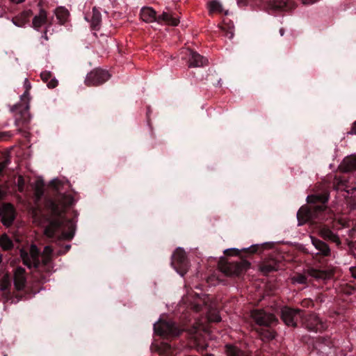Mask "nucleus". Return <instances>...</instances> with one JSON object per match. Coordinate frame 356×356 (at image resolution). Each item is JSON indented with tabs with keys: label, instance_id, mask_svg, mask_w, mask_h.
Instances as JSON below:
<instances>
[{
	"label": "nucleus",
	"instance_id": "f257e3e1",
	"mask_svg": "<svg viewBox=\"0 0 356 356\" xmlns=\"http://www.w3.org/2000/svg\"><path fill=\"white\" fill-rule=\"evenodd\" d=\"M72 202V197L64 194L47 201L45 206L49 211V216L47 218L48 225L44 229L47 237L58 236L59 240H71L74 237L75 225L72 220L66 219L64 215L65 209Z\"/></svg>",
	"mask_w": 356,
	"mask_h": 356
},
{
	"label": "nucleus",
	"instance_id": "f03ea898",
	"mask_svg": "<svg viewBox=\"0 0 356 356\" xmlns=\"http://www.w3.org/2000/svg\"><path fill=\"white\" fill-rule=\"evenodd\" d=\"M309 203L320 202V205L310 207L309 208L302 207L297 213V218L299 220V224L302 225L307 221L317 218L318 214L321 213L326 209L325 203L328 200V196L326 194L323 195H311L307 197Z\"/></svg>",
	"mask_w": 356,
	"mask_h": 356
},
{
	"label": "nucleus",
	"instance_id": "7ed1b4c3",
	"mask_svg": "<svg viewBox=\"0 0 356 356\" xmlns=\"http://www.w3.org/2000/svg\"><path fill=\"white\" fill-rule=\"evenodd\" d=\"M24 86L25 91L21 97V103L15 105L12 109V111L15 113V124L17 127H19L20 124L28 122L30 120V114L29 112L31 99L29 90L31 86L27 79L24 80Z\"/></svg>",
	"mask_w": 356,
	"mask_h": 356
},
{
	"label": "nucleus",
	"instance_id": "20e7f679",
	"mask_svg": "<svg viewBox=\"0 0 356 356\" xmlns=\"http://www.w3.org/2000/svg\"><path fill=\"white\" fill-rule=\"evenodd\" d=\"M250 266V263L246 260L239 261H220L218 268L227 275H239L246 271Z\"/></svg>",
	"mask_w": 356,
	"mask_h": 356
},
{
	"label": "nucleus",
	"instance_id": "39448f33",
	"mask_svg": "<svg viewBox=\"0 0 356 356\" xmlns=\"http://www.w3.org/2000/svg\"><path fill=\"white\" fill-rule=\"evenodd\" d=\"M154 330L157 335L164 338L177 337L182 332L175 323L165 321H159L154 323Z\"/></svg>",
	"mask_w": 356,
	"mask_h": 356
},
{
	"label": "nucleus",
	"instance_id": "423d86ee",
	"mask_svg": "<svg viewBox=\"0 0 356 356\" xmlns=\"http://www.w3.org/2000/svg\"><path fill=\"white\" fill-rule=\"evenodd\" d=\"M171 264L181 276H184L187 273L188 265L186 252L182 248L176 249L172 255Z\"/></svg>",
	"mask_w": 356,
	"mask_h": 356
},
{
	"label": "nucleus",
	"instance_id": "0eeeda50",
	"mask_svg": "<svg viewBox=\"0 0 356 356\" xmlns=\"http://www.w3.org/2000/svg\"><path fill=\"white\" fill-rule=\"evenodd\" d=\"M110 78V74L106 70L95 69L89 72L85 79L88 86H97L104 83Z\"/></svg>",
	"mask_w": 356,
	"mask_h": 356
},
{
	"label": "nucleus",
	"instance_id": "6e6552de",
	"mask_svg": "<svg viewBox=\"0 0 356 356\" xmlns=\"http://www.w3.org/2000/svg\"><path fill=\"white\" fill-rule=\"evenodd\" d=\"M302 311L288 307H283L281 311L282 321L288 326L296 327L299 318H302Z\"/></svg>",
	"mask_w": 356,
	"mask_h": 356
},
{
	"label": "nucleus",
	"instance_id": "1a4fd4ad",
	"mask_svg": "<svg viewBox=\"0 0 356 356\" xmlns=\"http://www.w3.org/2000/svg\"><path fill=\"white\" fill-rule=\"evenodd\" d=\"M251 316L257 324L264 326H270L277 321L275 316L263 309H255L251 312Z\"/></svg>",
	"mask_w": 356,
	"mask_h": 356
},
{
	"label": "nucleus",
	"instance_id": "9d476101",
	"mask_svg": "<svg viewBox=\"0 0 356 356\" xmlns=\"http://www.w3.org/2000/svg\"><path fill=\"white\" fill-rule=\"evenodd\" d=\"M20 254L24 264L29 268H38L39 266V251L35 245H32L30 247L29 253L24 250H21Z\"/></svg>",
	"mask_w": 356,
	"mask_h": 356
},
{
	"label": "nucleus",
	"instance_id": "9b49d317",
	"mask_svg": "<svg viewBox=\"0 0 356 356\" xmlns=\"http://www.w3.org/2000/svg\"><path fill=\"white\" fill-rule=\"evenodd\" d=\"M302 322L305 327L311 331L321 332L325 329L324 323L315 314H309L307 317L302 319Z\"/></svg>",
	"mask_w": 356,
	"mask_h": 356
},
{
	"label": "nucleus",
	"instance_id": "f8f14e48",
	"mask_svg": "<svg viewBox=\"0 0 356 356\" xmlns=\"http://www.w3.org/2000/svg\"><path fill=\"white\" fill-rule=\"evenodd\" d=\"M1 222L6 227H9L15 219V209L11 204H3L0 208Z\"/></svg>",
	"mask_w": 356,
	"mask_h": 356
},
{
	"label": "nucleus",
	"instance_id": "ddd939ff",
	"mask_svg": "<svg viewBox=\"0 0 356 356\" xmlns=\"http://www.w3.org/2000/svg\"><path fill=\"white\" fill-rule=\"evenodd\" d=\"M268 8L275 11L289 10L295 7L292 1L289 0H269Z\"/></svg>",
	"mask_w": 356,
	"mask_h": 356
},
{
	"label": "nucleus",
	"instance_id": "4468645a",
	"mask_svg": "<svg viewBox=\"0 0 356 356\" xmlns=\"http://www.w3.org/2000/svg\"><path fill=\"white\" fill-rule=\"evenodd\" d=\"M13 280L15 288L17 291L23 290L26 283L25 269L22 267L16 268L13 273Z\"/></svg>",
	"mask_w": 356,
	"mask_h": 356
},
{
	"label": "nucleus",
	"instance_id": "2eb2a0df",
	"mask_svg": "<svg viewBox=\"0 0 356 356\" xmlns=\"http://www.w3.org/2000/svg\"><path fill=\"white\" fill-rule=\"evenodd\" d=\"M318 234L323 239L330 241L334 243L337 246H339L341 243L339 236L325 225L321 226L319 228Z\"/></svg>",
	"mask_w": 356,
	"mask_h": 356
},
{
	"label": "nucleus",
	"instance_id": "dca6fc26",
	"mask_svg": "<svg viewBox=\"0 0 356 356\" xmlns=\"http://www.w3.org/2000/svg\"><path fill=\"white\" fill-rule=\"evenodd\" d=\"M188 51L190 56L188 60L189 67H200L207 64L208 60L206 58L191 50L188 49Z\"/></svg>",
	"mask_w": 356,
	"mask_h": 356
},
{
	"label": "nucleus",
	"instance_id": "f3484780",
	"mask_svg": "<svg viewBox=\"0 0 356 356\" xmlns=\"http://www.w3.org/2000/svg\"><path fill=\"white\" fill-rule=\"evenodd\" d=\"M311 240L312 245L318 251L317 252L318 254L323 257H328L330 255L331 250L326 243L313 236H311Z\"/></svg>",
	"mask_w": 356,
	"mask_h": 356
},
{
	"label": "nucleus",
	"instance_id": "a211bd4d",
	"mask_svg": "<svg viewBox=\"0 0 356 356\" xmlns=\"http://www.w3.org/2000/svg\"><path fill=\"white\" fill-rule=\"evenodd\" d=\"M308 275L314 277L316 280H325L330 279L333 275L332 270H317L314 268H311L307 271Z\"/></svg>",
	"mask_w": 356,
	"mask_h": 356
},
{
	"label": "nucleus",
	"instance_id": "6ab92c4d",
	"mask_svg": "<svg viewBox=\"0 0 356 356\" xmlns=\"http://www.w3.org/2000/svg\"><path fill=\"white\" fill-rule=\"evenodd\" d=\"M157 22L159 24L164 23L167 25L176 26L179 23V19L173 16L170 12H163L157 17Z\"/></svg>",
	"mask_w": 356,
	"mask_h": 356
},
{
	"label": "nucleus",
	"instance_id": "aec40b11",
	"mask_svg": "<svg viewBox=\"0 0 356 356\" xmlns=\"http://www.w3.org/2000/svg\"><path fill=\"white\" fill-rule=\"evenodd\" d=\"M47 22V12L42 8H40L38 14L35 15L33 18V27L38 30Z\"/></svg>",
	"mask_w": 356,
	"mask_h": 356
},
{
	"label": "nucleus",
	"instance_id": "412c9836",
	"mask_svg": "<svg viewBox=\"0 0 356 356\" xmlns=\"http://www.w3.org/2000/svg\"><path fill=\"white\" fill-rule=\"evenodd\" d=\"M157 17L156 11L151 7H144L140 10V18L145 22H157Z\"/></svg>",
	"mask_w": 356,
	"mask_h": 356
},
{
	"label": "nucleus",
	"instance_id": "4be33fe9",
	"mask_svg": "<svg viewBox=\"0 0 356 356\" xmlns=\"http://www.w3.org/2000/svg\"><path fill=\"white\" fill-rule=\"evenodd\" d=\"M340 170L343 172H350L356 169V156H352L343 159L340 165Z\"/></svg>",
	"mask_w": 356,
	"mask_h": 356
},
{
	"label": "nucleus",
	"instance_id": "5701e85b",
	"mask_svg": "<svg viewBox=\"0 0 356 356\" xmlns=\"http://www.w3.org/2000/svg\"><path fill=\"white\" fill-rule=\"evenodd\" d=\"M259 268L264 275H267L270 272L277 270L279 269V264L274 260H270L262 263Z\"/></svg>",
	"mask_w": 356,
	"mask_h": 356
},
{
	"label": "nucleus",
	"instance_id": "b1692460",
	"mask_svg": "<svg viewBox=\"0 0 356 356\" xmlns=\"http://www.w3.org/2000/svg\"><path fill=\"white\" fill-rule=\"evenodd\" d=\"M31 16V10H24L13 19V22L18 26H22L29 22Z\"/></svg>",
	"mask_w": 356,
	"mask_h": 356
},
{
	"label": "nucleus",
	"instance_id": "393cba45",
	"mask_svg": "<svg viewBox=\"0 0 356 356\" xmlns=\"http://www.w3.org/2000/svg\"><path fill=\"white\" fill-rule=\"evenodd\" d=\"M208 9L210 15L213 13H224L225 15L229 14L228 10H224L222 4L216 1L213 0L208 3Z\"/></svg>",
	"mask_w": 356,
	"mask_h": 356
},
{
	"label": "nucleus",
	"instance_id": "a878e982",
	"mask_svg": "<svg viewBox=\"0 0 356 356\" xmlns=\"http://www.w3.org/2000/svg\"><path fill=\"white\" fill-rule=\"evenodd\" d=\"M222 31L225 32V36L229 39H232L234 36V24L227 19H223V25L221 26Z\"/></svg>",
	"mask_w": 356,
	"mask_h": 356
},
{
	"label": "nucleus",
	"instance_id": "bb28decb",
	"mask_svg": "<svg viewBox=\"0 0 356 356\" xmlns=\"http://www.w3.org/2000/svg\"><path fill=\"white\" fill-rule=\"evenodd\" d=\"M225 348L227 356H249L234 346L227 345Z\"/></svg>",
	"mask_w": 356,
	"mask_h": 356
},
{
	"label": "nucleus",
	"instance_id": "cd10ccee",
	"mask_svg": "<svg viewBox=\"0 0 356 356\" xmlns=\"http://www.w3.org/2000/svg\"><path fill=\"white\" fill-rule=\"evenodd\" d=\"M35 202L37 203L42 197L44 193V185L40 181H37L34 185Z\"/></svg>",
	"mask_w": 356,
	"mask_h": 356
},
{
	"label": "nucleus",
	"instance_id": "c85d7f7f",
	"mask_svg": "<svg viewBox=\"0 0 356 356\" xmlns=\"http://www.w3.org/2000/svg\"><path fill=\"white\" fill-rule=\"evenodd\" d=\"M55 15L60 23H64L67 19L69 13L66 8L60 7L55 10Z\"/></svg>",
	"mask_w": 356,
	"mask_h": 356
},
{
	"label": "nucleus",
	"instance_id": "c756f323",
	"mask_svg": "<svg viewBox=\"0 0 356 356\" xmlns=\"http://www.w3.org/2000/svg\"><path fill=\"white\" fill-rule=\"evenodd\" d=\"M333 184L336 190L349 192V191L346 189V180L343 177H335Z\"/></svg>",
	"mask_w": 356,
	"mask_h": 356
},
{
	"label": "nucleus",
	"instance_id": "7c9ffc66",
	"mask_svg": "<svg viewBox=\"0 0 356 356\" xmlns=\"http://www.w3.org/2000/svg\"><path fill=\"white\" fill-rule=\"evenodd\" d=\"M52 251V248L50 246L47 245L44 247L42 254V260L44 265L49 264L51 261Z\"/></svg>",
	"mask_w": 356,
	"mask_h": 356
},
{
	"label": "nucleus",
	"instance_id": "2f4dec72",
	"mask_svg": "<svg viewBox=\"0 0 356 356\" xmlns=\"http://www.w3.org/2000/svg\"><path fill=\"white\" fill-rule=\"evenodd\" d=\"M0 246L4 250H9L13 247V242L6 234L0 236Z\"/></svg>",
	"mask_w": 356,
	"mask_h": 356
},
{
	"label": "nucleus",
	"instance_id": "473e14b6",
	"mask_svg": "<svg viewBox=\"0 0 356 356\" xmlns=\"http://www.w3.org/2000/svg\"><path fill=\"white\" fill-rule=\"evenodd\" d=\"M10 286V278L8 274H5L0 280V289L5 291Z\"/></svg>",
	"mask_w": 356,
	"mask_h": 356
},
{
	"label": "nucleus",
	"instance_id": "72a5a7b5",
	"mask_svg": "<svg viewBox=\"0 0 356 356\" xmlns=\"http://www.w3.org/2000/svg\"><path fill=\"white\" fill-rule=\"evenodd\" d=\"M207 319L209 322H220L221 318L216 309H211L207 313Z\"/></svg>",
	"mask_w": 356,
	"mask_h": 356
},
{
	"label": "nucleus",
	"instance_id": "f704fd0d",
	"mask_svg": "<svg viewBox=\"0 0 356 356\" xmlns=\"http://www.w3.org/2000/svg\"><path fill=\"white\" fill-rule=\"evenodd\" d=\"M202 330L204 331V332H207L208 331L207 326L204 325L202 323L196 322L190 332H191V334H195Z\"/></svg>",
	"mask_w": 356,
	"mask_h": 356
},
{
	"label": "nucleus",
	"instance_id": "c9c22d12",
	"mask_svg": "<svg viewBox=\"0 0 356 356\" xmlns=\"http://www.w3.org/2000/svg\"><path fill=\"white\" fill-rule=\"evenodd\" d=\"M93 15L91 21V24L92 27L96 29L97 27L99 25L101 22V15L100 13L95 9H93Z\"/></svg>",
	"mask_w": 356,
	"mask_h": 356
},
{
	"label": "nucleus",
	"instance_id": "e433bc0d",
	"mask_svg": "<svg viewBox=\"0 0 356 356\" xmlns=\"http://www.w3.org/2000/svg\"><path fill=\"white\" fill-rule=\"evenodd\" d=\"M307 280V277L305 275L302 274H298L292 278V281L293 283H298L301 284H306Z\"/></svg>",
	"mask_w": 356,
	"mask_h": 356
},
{
	"label": "nucleus",
	"instance_id": "4c0bfd02",
	"mask_svg": "<svg viewBox=\"0 0 356 356\" xmlns=\"http://www.w3.org/2000/svg\"><path fill=\"white\" fill-rule=\"evenodd\" d=\"M13 136L11 131H1L0 132V141L7 140Z\"/></svg>",
	"mask_w": 356,
	"mask_h": 356
},
{
	"label": "nucleus",
	"instance_id": "58836bf2",
	"mask_svg": "<svg viewBox=\"0 0 356 356\" xmlns=\"http://www.w3.org/2000/svg\"><path fill=\"white\" fill-rule=\"evenodd\" d=\"M40 77L44 82H48L51 78V74L49 72H42L40 74Z\"/></svg>",
	"mask_w": 356,
	"mask_h": 356
},
{
	"label": "nucleus",
	"instance_id": "ea45409f",
	"mask_svg": "<svg viewBox=\"0 0 356 356\" xmlns=\"http://www.w3.org/2000/svg\"><path fill=\"white\" fill-rule=\"evenodd\" d=\"M17 184L19 191L22 192L24 191V179L22 176H19L18 177Z\"/></svg>",
	"mask_w": 356,
	"mask_h": 356
},
{
	"label": "nucleus",
	"instance_id": "a19ab883",
	"mask_svg": "<svg viewBox=\"0 0 356 356\" xmlns=\"http://www.w3.org/2000/svg\"><path fill=\"white\" fill-rule=\"evenodd\" d=\"M58 85V81L54 79H50L48 82H47V86L49 88H54L55 87H56Z\"/></svg>",
	"mask_w": 356,
	"mask_h": 356
},
{
	"label": "nucleus",
	"instance_id": "79ce46f5",
	"mask_svg": "<svg viewBox=\"0 0 356 356\" xmlns=\"http://www.w3.org/2000/svg\"><path fill=\"white\" fill-rule=\"evenodd\" d=\"M267 339H273L275 338V333L273 332L267 330L266 334L264 336Z\"/></svg>",
	"mask_w": 356,
	"mask_h": 356
},
{
	"label": "nucleus",
	"instance_id": "37998d69",
	"mask_svg": "<svg viewBox=\"0 0 356 356\" xmlns=\"http://www.w3.org/2000/svg\"><path fill=\"white\" fill-rule=\"evenodd\" d=\"M8 164V161H2L0 163V174L7 167Z\"/></svg>",
	"mask_w": 356,
	"mask_h": 356
},
{
	"label": "nucleus",
	"instance_id": "c03bdc74",
	"mask_svg": "<svg viewBox=\"0 0 356 356\" xmlns=\"http://www.w3.org/2000/svg\"><path fill=\"white\" fill-rule=\"evenodd\" d=\"M349 270L351 273V275L353 278L356 279V266H351L349 268Z\"/></svg>",
	"mask_w": 356,
	"mask_h": 356
},
{
	"label": "nucleus",
	"instance_id": "a18cd8bd",
	"mask_svg": "<svg viewBox=\"0 0 356 356\" xmlns=\"http://www.w3.org/2000/svg\"><path fill=\"white\" fill-rule=\"evenodd\" d=\"M348 134L356 135V121L353 124L352 128L350 131L348 132Z\"/></svg>",
	"mask_w": 356,
	"mask_h": 356
},
{
	"label": "nucleus",
	"instance_id": "49530a36",
	"mask_svg": "<svg viewBox=\"0 0 356 356\" xmlns=\"http://www.w3.org/2000/svg\"><path fill=\"white\" fill-rule=\"evenodd\" d=\"M317 0H302L304 4H309L316 2Z\"/></svg>",
	"mask_w": 356,
	"mask_h": 356
},
{
	"label": "nucleus",
	"instance_id": "de8ad7c7",
	"mask_svg": "<svg viewBox=\"0 0 356 356\" xmlns=\"http://www.w3.org/2000/svg\"><path fill=\"white\" fill-rule=\"evenodd\" d=\"M70 245H67L65 247V251L63 252V253H65L66 252H67L70 248ZM60 254H62V252H60Z\"/></svg>",
	"mask_w": 356,
	"mask_h": 356
},
{
	"label": "nucleus",
	"instance_id": "09e8293b",
	"mask_svg": "<svg viewBox=\"0 0 356 356\" xmlns=\"http://www.w3.org/2000/svg\"><path fill=\"white\" fill-rule=\"evenodd\" d=\"M194 309L196 311V312H198L201 309L200 308V306L199 305H194Z\"/></svg>",
	"mask_w": 356,
	"mask_h": 356
},
{
	"label": "nucleus",
	"instance_id": "8fccbe9b",
	"mask_svg": "<svg viewBox=\"0 0 356 356\" xmlns=\"http://www.w3.org/2000/svg\"><path fill=\"white\" fill-rule=\"evenodd\" d=\"M10 1L15 3H19L23 2L24 0H10Z\"/></svg>",
	"mask_w": 356,
	"mask_h": 356
},
{
	"label": "nucleus",
	"instance_id": "3c124183",
	"mask_svg": "<svg viewBox=\"0 0 356 356\" xmlns=\"http://www.w3.org/2000/svg\"><path fill=\"white\" fill-rule=\"evenodd\" d=\"M280 35H281V36H283V35H284V29L283 28H281V29H280Z\"/></svg>",
	"mask_w": 356,
	"mask_h": 356
},
{
	"label": "nucleus",
	"instance_id": "603ef678",
	"mask_svg": "<svg viewBox=\"0 0 356 356\" xmlns=\"http://www.w3.org/2000/svg\"><path fill=\"white\" fill-rule=\"evenodd\" d=\"M310 302H310V301H309V300H305V301H303V302H302V305H305L306 304H308V303H310Z\"/></svg>",
	"mask_w": 356,
	"mask_h": 356
},
{
	"label": "nucleus",
	"instance_id": "864d4df0",
	"mask_svg": "<svg viewBox=\"0 0 356 356\" xmlns=\"http://www.w3.org/2000/svg\"><path fill=\"white\" fill-rule=\"evenodd\" d=\"M43 37L44 38L45 40H47V31H44V35H43Z\"/></svg>",
	"mask_w": 356,
	"mask_h": 356
},
{
	"label": "nucleus",
	"instance_id": "5fc2aeb1",
	"mask_svg": "<svg viewBox=\"0 0 356 356\" xmlns=\"http://www.w3.org/2000/svg\"><path fill=\"white\" fill-rule=\"evenodd\" d=\"M231 250L238 252V250L236 248H232V249H231Z\"/></svg>",
	"mask_w": 356,
	"mask_h": 356
}]
</instances>
